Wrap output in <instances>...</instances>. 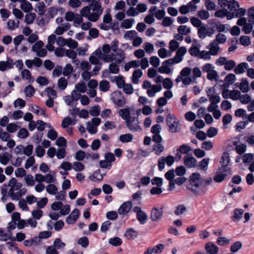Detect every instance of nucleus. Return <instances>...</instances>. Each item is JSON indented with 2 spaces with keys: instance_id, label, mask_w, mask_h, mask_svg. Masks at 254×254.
Returning <instances> with one entry per match:
<instances>
[{
  "instance_id": "obj_1",
  "label": "nucleus",
  "mask_w": 254,
  "mask_h": 254,
  "mask_svg": "<svg viewBox=\"0 0 254 254\" xmlns=\"http://www.w3.org/2000/svg\"><path fill=\"white\" fill-rule=\"evenodd\" d=\"M134 110L133 108H125L119 111V115L125 121L127 127L130 131H140L142 129L138 116H132L131 114Z\"/></svg>"
},
{
  "instance_id": "obj_2",
  "label": "nucleus",
  "mask_w": 254,
  "mask_h": 254,
  "mask_svg": "<svg viewBox=\"0 0 254 254\" xmlns=\"http://www.w3.org/2000/svg\"><path fill=\"white\" fill-rule=\"evenodd\" d=\"M103 11L100 2L92 0L88 6L82 8L80 13L82 16L92 22H96Z\"/></svg>"
},
{
  "instance_id": "obj_3",
  "label": "nucleus",
  "mask_w": 254,
  "mask_h": 254,
  "mask_svg": "<svg viewBox=\"0 0 254 254\" xmlns=\"http://www.w3.org/2000/svg\"><path fill=\"white\" fill-rule=\"evenodd\" d=\"M191 190L194 192L200 194L204 193L207 190V187L212 182L211 178L205 179L202 178L197 172L192 173L190 179Z\"/></svg>"
},
{
  "instance_id": "obj_4",
  "label": "nucleus",
  "mask_w": 254,
  "mask_h": 254,
  "mask_svg": "<svg viewBox=\"0 0 254 254\" xmlns=\"http://www.w3.org/2000/svg\"><path fill=\"white\" fill-rule=\"evenodd\" d=\"M166 122L171 132H178L181 130L179 120L172 114L169 113L166 117Z\"/></svg>"
},
{
  "instance_id": "obj_5",
  "label": "nucleus",
  "mask_w": 254,
  "mask_h": 254,
  "mask_svg": "<svg viewBox=\"0 0 254 254\" xmlns=\"http://www.w3.org/2000/svg\"><path fill=\"white\" fill-rule=\"evenodd\" d=\"M115 54L106 55V58L104 62L106 63H111L114 62L117 64H121L125 59L126 56L124 52L122 49H119Z\"/></svg>"
},
{
  "instance_id": "obj_6",
  "label": "nucleus",
  "mask_w": 254,
  "mask_h": 254,
  "mask_svg": "<svg viewBox=\"0 0 254 254\" xmlns=\"http://www.w3.org/2000/svg\"><path fill=\"white\" fill-rule=\"evenodd\" d=\"M142 87L147 90L146 93L150 97L155 96L156 93L161 91L162 89L160 84H152L148 80L143 82Z\"/></svg>"
},
{
  "instance_id": "obj_7",
  "label": "nucleus",
  "mask_w": 254,
  "mask_h": 254,
  "mask_svg": "<svg viewBox=\"0 0 254 254\" xmlns=\"http://www.w3.org/2000/svg\"><path fill=\"white\" fill-rule=\"evenodd\" d=\"M215 64L218 66H224V69L227 71L232 70L236 66V62L232 60H228L224 57H220L215 61Z\"/></svg>"
},
{
  "instance_id": "obj_8",
  "label": "nucleus",
  "mask_w": 254,
  "mask_h": 254,
  "mask_svg": "<svg viewBox=\"0 0 254 254\" xmlns=\"http://www.w3.org/2000/svg\"><path fill=\"white\" fill-rule=\"evenodd\" d=\"M110 98L112 102L119 107H124L127 103L126 99L120 91L112 92L110 95Z\"/></svg>"
},
{
  "instance_id": "obj_9",
  "label": "nucleus",
  "mask_w": 254,
  "mask_h": 254,
  "mask_svg": "<svg viewBox=\"0 0 254 254\" xmlns=\"http://www.w3.org/2000/svg\"><path fill=\"white\" fill-rule=\"evenodd\" d=\"M106 58V55L102 54L101 50L100 49L95 51L92 55L89 57V61L92 64L97 65L102 64L99 61L101 59L104 61V59Z\"/></svg>"
},
{
  "instance_id": "obj_10",
  "label": "nucleus",
  "mask_w": 254,
  "mask_h": 254,
  "mask_svg": "<svg viewBox=\"0 0 254 254\" xmlns=\"http://www.w3.org/2000/svg\"><path fill=\"white\" fill-rule=\"evenodd\" d=\"M87 90V86L83 82H79L75 84L74 90L71 92V95L75 101H77L80 98L81 93H84Z\"/></svg>"
},
{
  "instance_id": "obj_11",
  "label": "nucleus",
  "mask_w": 254,
  "mask_h": 254,
  "mask_svg": "<svg viewBox=\"0 0 254 254\" xmlns=\"http://www.w3.org/2000/svg\"><path fill=\"white\" fill-rule=\"evenodd\" d=\"M8 186L10 187L8 194L12 198L16 193L14 191L19 190L22 187V184L17 182L15 178H12L9 181Z\"/></svg>"
},
{
  "instance_id": "obj_12",
  "label": "nucleus",
  "mask_w": 254,
  "mask_h": 254,
  "mask_svg": "<svg viewBox=\"0 0 254 254\" xmlns=\"http://www.w3.org/2000/svg\"><path fill=\"white\" fill-rule=\"evenodd\" d=\"M164 206L161 205L160 207H154L151 211L150 219L153 222H158L161 220L163 214Z\"/></svg>"
},
{
  "instance_id": "obj_13",
  "label": "nucleus",
  "mask_w": 254,
  "mask_h": 254,
  "mask_svg": "<svg viewBox=\"0 0 254 254\" xmlns=\"http://www.w3.org/2000/svg\"><path fill=\"white\" fill-rule=\"evenodd\" d=\"M120 64L115 62H111L109 65V69H105L102 71V77L107 78L112 74H118L120 71Z\"/></svg>"
},
{
  "instance_id": "obj_14",
  "label": "nucleus",
  "mask_w": 254,
  "mask_h": 254,
  "mask_svg": "<svg viewBox=\"0 0 254 254\" xmlns=\"http://www.w3.org/2000/svg\"><path fill=\"white\" fill-rule=\"evenodd\" d=\"M101 120L99 118H94L87 123V130L90 133L94 134L97 131V127L100 124Z\"/></svg>"
},
{
  "instance_id": "obj_15",
  "label": "nucleus",
  "mask_w": 254,
  "mask_h": 254,
  "mask_svg": "<svg viewBox=\"0 0 254 254\" xmlns=\"http://www.w3.org/2000/svg\"><path fill=\"white\" fill-rule=\"evenodd\" d=\"M173 64H174L173 63V61L169 59L162 63L161 66L158 68V70L160 73H165L166 74H171L173 70L170 66Z\"/></svg>"
},
{
  "instance_id": "obj_16",
  "label": "nucleus",
  "mask_w": 254,
  "mask_h": 254,
  "mask_svg": "<svg viewBox=\"0 0 254 254\" xmlns=\"http://www.w3.org/2000/svg\"><path fill=\"white\" fill-rule=\"evenodd\" d=\"M187 52V49L185 47L182 46L179 48L177 50L175 56L173 58L170 59L172 60L173 63L178 64L182 62L184 59V56Z\"/></svg>"
},
{
  "instance_id": "obj_17",
  "label": "nucleus",
  "mask_w": 254,
  "mask_h": 254,
  "mask_svg": "<svg viewBox=\"0 0 254 254\" xmlns=\"http://www.w3.org/2000/svg\"><path fill=\"white\" fill-rule=\"evenodd\" d=\"M133 210L136 213V218L137 220L141 224H144L148 218L146 213L143 211L141 207L139 206H135L133 208Z\"/></svg>"
},
{
  "instance_id": "obj_18",
  "label": "nucleus",
  "mask_w": 254,
  "mask_h": 254,
  "mask_svg": "<svg viewBox=\"0 0 254 254\" xmlns=\"http://www.w3.org/2000/svg\"><path fill=\"white\" fill-rule=\"evenodd\" d=\"M18 229L21 230L24 229L25 227L30 226L32 228H35L37 227V222L33 218H29L28 219H24V220L21 221L19 224Z\"/></svg>"
},
{
  "instance_id": "obj_19",
  "label": "nucleus",
  "mask_w": 254,
  "mask_h": 254,
  "mask_svg": "<svg viewBox=\"0 0 254 254\" xmlns=\"http://www.w3.org/2000/svg\"><path fill=\"white\" fill-rule=\"evenodd\" d=\"M132 207V202L130 201H126L123 203L119 208L118 212L120 215H126L130 210Z\"/></svg>"
},
{
  "instance_id": "obj_20",
  "label": "nucleus",
  "mask_w": 254,
  "mask_h": 254,
  "mask_svg": "<svg viewBox=\"0 0 254 254\" xmlns=\"http://www.w3.org/2000/svg\"><path fill=\"white\" fill-rule=\"evenodd\" d=\"M164 248L163 244H158L153 247L148 248L145 251L144 254H158L163 252Z\"/></svg>"
},
{
  "instance_id": "obj_21",
  "label": "nucleus",
  "mask_w": 254,
  "mask_h": 254,
  "mask_svg": "<svg viewBox=\"0 0 254 254\" xmlns=\"http://www.w3.org/2000/svg\"><path fill=\"white\" fill-rule=\"evenodd\" d=\"M57 38L55 34H51L48 37L46 48L49 51L53 52L55 50L54 44L57 42Z\"/></svg>"
},
{
  "instance_id": "obj_22",
  "label": "nucleus",
  "mask_w": 254,
  "mask_h": 254,
  "mask_svg": "<svg viewBox=\"0 0 254 254\" xmlns=\"http://www.w3.org/2000/svg\"><path fill=\"white\" fill-rule=\"evenodd\" d=\"M220 163L222 164V167L220 171L222 173L226 171V167L227 166L230 162V156L229 153L224 152L221 157Z\"/></svg>"
},
{
  "instance_id": "obj_23",
  "label": "nucleus",
  "mask_w": 254,
  "mask_h": 254,
  "mask_svg": "<svg viewBox=\"0 0 254 254\" xmlns=\"http://www.w3.org/2000/svg\"><path fill=\"white\" fill-rule=\"evenodd\" d=\"M79 211L77 209L73 210L67 217L66 219V223L70 225L74 224L79 217Z\"/></svg>"
},
{
  "instance_id": "obj_24",
  "label": "nucleus",
  "mask_w": 254,
  "mask_h": 254,
  "mask_svg": "<svg viewBox=\"0 0 254 254\" xmlns=\"http://www.w3.org/2000/svg\"><path fill=\"white\" fill-rule=\"evenodd\" d=\"M191 150V147L189 145L186 144H183L180 146L179 148L177 150L176 156L179 159H180L182 158L181 154H188Z\"/></svg>"
},
{
  "instance_id": "obj_25",
  "label": "nucleus",
  "mask_w": 254,
  "mask_h": 254,
  "mask_svg": "<svg viewBox=\"0 0 254 254\" xmlns=\"http://www.w3.org/2000/svg\"><path fill=\"white\" fill-rule=\"evenodd\" d=\"M207 49L211 56L217 55L220 50V47L217 42L213 41L207 46Z\"/></svg>"
},
{
  "instance_id": "obj_26",
  "label": "nucleus",
  "mask_w": 254,
  "mask_h": 254,
  "mask_svg": "<svg viewBox=\"0 0 254 254\" xmlns=\"http://www.w3.org/2000/svg\"><path fill=\"white\" fill-rule=\"evenodd\" d=\"M70 28L69 23L66 22L63 23L61 25L58 26L55 30L54 33L56 35L60 36L63 35L65 31L68 30Z\"/></svg>"
},
{
  "instance_id": "obj_27",
  "label": "nucleus",
  "mask_w": 254,
  "mask_h": 254,
  "mask_svg": "<svg viewBox=\"0 0 254 254\" xmlns=\"http://www.w3.org/2000/svg\"><path fill=\"white\" fill-rule=\"evenodd\" d=\"M184 164L189 168H193L196 166L197 161L191 155H186L184 157Z\"/></svg>"
},
{
  "instance_id": "obj_28",
  "label": "nucleus",
  "mask_w": 254,
  "mask_h": 254,
  "mask_svg": "<svg viewBox=\"0 0 254 254\" xmlns=\"http://www.w3.org/2000/svg\"><path fill=\"white\" fill-rule=\"evenodd\" d=\"M213 91L211 88L206 91L207 96L211 103L218 104L220 101V97L219 95L213 94Z\"/></svg>"
},
{
  "instance_id": "obj_29",
  "label": "nucleus",
  "mask_w": 254,
  "mask_h": 254,
  "mask_svg": "<svg viewBox=\"0 0 254 254\" xmlns=\"http://www.w3.org/2000/svg\"><path fill=\"white\" fill-rule=\"evenodd\" d=\"M248 64L247 63H241L238 64L234 68V72L237 74H240L244 73L246 69H248Z\"/></svg>"
},
{
  "instance_id": "obj_30",
  "label": "nucleus",
  "mask_w": 254,
  "mask_h": 254,
  "mask_svg": "<svg viewBox=\"0 0 254 254\" xmlns=\"http://www.w3.org/2000/svg\"><path fill=\"white\" fill-rule=\"evenodd\" d=\"M205 249L210 254H218V248L217 246L212 243H208L205 245Z\"/></svg>"
},
{
  "instance_id": "obj_31",
  "label": "nucleus",
  "mask_w": 254,
  "mask_h": 254,
  "mask_svg": "<svg viewBox=\"0 0 254 254\" xmlns=\"http://www.w3.org/2000/svg\"><path fill=\"white\" fill-rule=\"evenodd\" d=\"M11 155L8 152H3L0 154V163L4 166L7 165L10 161Z\"/></svg>"
},
{
  "instance_id": "obj_32",
  "label": "nucleus",
  "mask_w": 254,
  "mask_h": 254,
  "mask_svg": "<svg viewBox=\"0 0 254 254\" xmlns=\"http://www.w3.org/2000/svg\"><path fill=\"white\" fill-rule=\"evenodd\" d=\"M135 21L134 19L132 18H128L124 19L120 24V27L125 29H130L131 28L133 24L134 23Z\"/></svg>"
},
{
  "instance_id": "obj_33",
  "label": "nucleus",
  "mask_w": 254,
  "mask_h": 254,
  "mask_svg": "<svg viewBox=\"0 0 254 254\" xmlns=\"http://www.w3.org/2000/svg\"><path fill=\"white\" fill-rule=\"evenodd\" d=\"M243 162L246 164H250L254 161V154L245 153L242 155Z\"/></svg>"
},
{
  "instance_id": "obj_34",
  "label": "nucleus",
  "mask_w": 254,
  "mask_h": 254,
  "mask_svg": "<svg viewBox=\"0 0 254 254\" xmlns=\"http://www.w3.org/2000/svg\"><path fill=\"white\" fill-rule=\"evenodd\" d=\"M137 232L132 228H129L126 231L124 234L127 240H133L137 237Z\"/></svg>"
},
{
  "instance_id": "obj_35",
  "label": "nucleus",
  "mask_w": 254,
  "mask_h": 254,
  "mask_svg": "<svg viewBox=\"0 0 254 254\" xmlns=\"http://www.w3.org/2000/svg\"><path fill=\"white\" fill-rule=\"evenodd\" d=\"M239 88L243 93H247L250 90V86L248 81L244 78L242 79L240 83Z\"/></svg>"
},
{
  "instance_id": "obj_36",
  "label": "nucleus",
  "mask_w": 254,
  "mask_h": 254,
  "mask_svg": "<svg viewBox=\"0 0 254 254\" xmlns=\"http://www.w3.org/2000/svg\"><path fill=\"white\" fill-rule=\"evenodd\" d=\"M21 76L24 80H28L30 83L34 81V78L31 76L30 71L28 69H25L21 71Z\"/></svg>"
},
{
  "instance_id": "obj_37",
  "label": "nucleus",
  "mask_w": 254,
  "mask_h": 254,
  "mask_svg": "<svg viewBox=\"0 0 254 254\" xmlns=\"http://www.w3.org/2000/svg\"><path fill=\"white\" fill-rule=\"evenodd\" d=\"M11 232H6L2 228H0V241H6L11 239Z\"/></svg>"
},
{
  "instance_id": "obj_38",
  "label": "nucleus",
  "mask_w": 254,
  "mask_h": 254,
  "mask_svg": "<svg viewBox=\"0 0 254 254\" xmlns=\"http://www.w3.org/2000/svg\"><path fill=\"white\" fill-rule=\"evenodd\" d=\"M143 73L140 69L135 70L132 74V80L134 84H137L139 78L142 76Z\"/></svg>"
},
{
  "instance_id": "obj_39",
  "label": "nucleus",
  "mask_w": 254,
  "mask_h": 254,
  "mask_svg": "<svg viewBox=\"0 0 254 254\" xmlns=\"http://www.w3.org/2000/svg\"><path fill=\"white\" fill-rule=\"evenodd\" d=\"M111 81L116 82L118 87L119 88H122V87L125 84V81L122 76H114L111 78Z\"/></svg>"
},
{
  "instance_id": "obj_40",
  "label": "nucleus",
  "mask_w": 254,
  "mask_h": 254,
  "mask_svg": "<svg viewBox=\"0 0 254 254\" xmlns=\"http://www.w3.org/2000/svg\"><path fill=\"white\" fill-rule=\"evenodd\" d=\"M139 61L133 60L126 63L124 68L126 71H128L131 68H137L139 66Z\"/></svg>"
},
{
  "instance_id": "obj_41",
  "label": "nucleus",
  "mask_w": 254,
  "mask_h": 254,
  "mask_svg": "<svg viewBox=\"0 0 254 254\" xmlns=\"http://www.w3.org/2000/svg\"><path fill=\"white\" fill-rule=\"evenodd\" d=\"M158 55L161 59H165L171 56V52L165 48L160 49L158 51Z\"/></svg>"
},
{
  "instance_id": "obj_42",
  "label": "nucleus",
  "mask_w": 254,
  "mask_h": 254,
  "mask_svg": "<svg viewBox=\"0 0 254 254\" xmlns=\"http://www.w3.org/2000/svg\"><path fill=\"white\" fill-rule=\"evenodd\" d=\"M110 83L108 81L106 80H101L99 82V89L103 92H107L110 89Z\"/></svg>"
},
{
  "instance_id": "obj_43",
  "label": "nucleus",
  "mask_w": 254,
  "mask_h": 254,
  "mask_svg": "<svg viewBox=\"0 0 254 254\" xmlns=\"http://www.w3.org/2000/svg\"><path fill=\"white\" fill-rule=\"evenodd\" d=\"M19 191L15 193L14 194V196H13L12 198V200H18L20 199V198L24 195H25L27 192V189L23 188H20L19 190Z\"/></svg>"
},
{
  "instance_id": "obj_44",
  "label": "nucleus",
  "mask_w": 254,
  "mask_h": 254,
  "mask_svg": "<svg viewBox=\"0 0 254 254\" xmlns=\"http://www.w3.org/2000/svg\"><path fill=\"white\" fill-rule=\"evenodd\" d=\"M197 16L202 20H207L210 17V14L208 10L201 9L197 11Z\"/></svg>"
},
{
  "instance_id": "obj_45",
  "label": "nucleus",
  "mask_w": 254,
  "mask_h": 254,
  "mask_svg": "<svg viewBox=\"0 0 254 254\" xmlns=\"http://www.w3.org/2000/svg\"><path fill=\"white\" fill-rule=\"evenodd\" d=\"M227 40V37L225 35L222 33H218L216 36L214 40H213V42H217L218 44H222L226 42Z\"/></svg>"
},
{
  "instance_id": "obj_46",
  "label": "nucleus",
  "mask_w": 254,
  "mask_h": 254,
  "mask_svg": "<svg viewBox=\"0 0 254 254\" xmlns=\"http://www.w3.org/2000/svg\"><path fill=\"white\" fill-rule=\"evenodd\" d=\"M46 191L50 194L54 195L57 192L58 189L57 186L53 184H50L46 187Z\"/></svg>"
},
{
  "instance_id": "obj_47",
  "label": "nucleus",
  "mask_w": 254,
  "mask_h": 254,
  "mask_svg": "<svg viewBox=\"0 0 254 254\" xmlns=\"http://www.w3.org/2000/svg\"><path fill=\"white\" fill-rule=\"evenodd\" d=\"M227 7L230 11L233 12L240 7V5L237 1L231 0L229 1Z\"/></svg>"
},
{
  "instance_id": "obj_48",
  "label": "nucleus",
  "mask_w": 254,
  "mask_h": 254,
  "mask_svg": "<svg viewBox=\"0 0 254 254\" xmlns=\"http://www.w3.org/2000/svg\"><path fill=\"white\" fill-rule=\"evenodd\" d=\"M24 181L27 186L32 187L35 185V180L34 177L31 174L26 175L24 177Z\"/></svg>"
},
{
  "instance_id": "obj_49",
  "label": "nucleus",
  "mask_w": 254,
  "mask_h": 254,
  "mask_svg": "<svg viewBox=\"0 0 254 254\" xmlns=\"http://www.w3.org/2000/svg\"><path fill=\"white\" fill-rule=\"evenodd\" d=\"M20 7L25 12H28L33 9L32 4L29 1L21 3Z\"/></svg>"
},
{
  "instance_id": "obj_50",
  "label": "nucleus",
  "mask_w": 254,
  "mask_h": 254,
  "mask_svg": "<svg viewBox=\"0 0 254 254\" xmlns=\"http://www.w3.org/2000/svg\"><path fill=\"white\" fill-rule=\"evenodd\" d=\"M133 136L131 134L127 133L121 135L119 136V140L123 143H127L131 141Z\"/></svg>"
},
{
  "instance_id": "obj_51",
  "label": "nucleus",
  "mask_w": 254,
  "mask_h": 254,
  "mask_svg": "<svg viewBox=\"0 0 254 254\" xmlns=\"http://www.w3.org/2000/svg\"><path fill=\"white\" fill-rule=\"evenodd\" d=\"M178 32L181 35H187L190 32V29L186 25H181L178 28Z\"/></svg>"
},
{
  "instance_id": "obj_52",
  "label": "nucleus",
  "mask_w": 254,
  "mask_h": 254,
  "mask_svg": "<svg viewBox=\"0 0 254 254\" xmlns=\"http://www.w3.org/2000/svg\"><path fill=\"white\" fill-rule=\"evenodd\" d=\"M53 246L56 249L61 250L64 248V247H65V244L62 242V241L60 239L57 238L54 241Z\"/></svg>"
},
{
  "instance_id": "obj_53",
  "label": "nucleus",
  "mask_w": 254,
  "mask_h": 254,
  "mask_svg": "<svg viewBox=\"0 0 254 254\" xmlns=\"http://www.w3.org/2000/svg\"><path fill=\"white\" fill-rule=\"evenodd\" d=\"M126 13L128 17H135L138 15V11H137L136 7L129 6L127 10Z\"/></svg>"
},
{
  "instance_id": "obj_54",
  "label": "nucleus",
  "mask_w": 254,
  "mask_h": 254,
  "mask_svg": "<svg viewBox=\"0 0 254 254\" xmlns=\"http://www.w3.org/2000/svg\"><path fill=\"white\" fill-rule=\"evenodd\" d=\"M162 85L165 89H170L173 86V83L171 78L167 77L163 79Z\"/></svg>"
},
{
  "instance_id": "obj_55",
  "label": "nucleus",
  "mask_w": 254,
  "mask_h": 254,
  "mask_svg": "<svg viewBox=\"0 0 254 254\" xmlns=\"http://www.w3.org/2000/svg\"><path fill=\"white\" fill-rule=\"evenodd\" d=\"M244 213V210L242 209H236L235 210L234 215L232 217V219L234 221H238L242 217V215Z\"/></svg>"
},
{
  "instance_id": "obj_56",
  "label": "nucleus",
  "mask_w": 254,
  "mask_h": 254,
  "mask_svg": "<svg viewBox=\"0 0 254 254\" xmlns=\"http://www.w3.org/2000/svg\"><path fill=\"white\" fill-rule=\"evenodd\" d=\"M169 49L170 52H173L179 49L180 44L179 43L175 40H172L169 42Z\"/></svg>"
},
{
  "instance_id": "obj_57",
  "label": "nucleus",
  "mask_w": 254,
  "mask_h": 254,
  "mask_svg": "<svg viewBox=\"0 0 254 254\" xmlns=\"http://www.w3.org/2000/svg\"><path fill=\"white\" fill-rule=\"evenodd\" d=\"M216 30L219 32V33H221V32H225L227 31V25L222 24L221 23L218 22L215 24Z\"/></svg>"
},
{
  "instance_id": "obj_58",
  "label": "nucleus",
  "mask_w": 254,
  "mask_h": 254,
  "mask_svg": "<svg viewBox=\"0 0 254 254\" xmlns=\"http://www.w3.org/2000/svg\"><path fill=\"white\" fill-rule=\"evenodd\" d=\"M67 85V81L64 77H61L58 82V86L61 90H64Z\"/></svg>"
},
{
  "instance_id": "obj_59",
  "label": "nucleus",
  "mask_w": 254,
  "mask_h": 254,
  "mask_svg": "<svg viewBox=\"0 0 254 254\" xmlns=\"http://www.w3.org/2000/svg\"><path fill=\"white\" fill-rule=\"evenodd\" d=\"M236 152L239 155H243L247 151V146L244 143L237 145L235 147Z\"/></svg>"
},
{
  "instance_id": "obj_60",
  "label": "nucleus",
  "mask_w": 254,
  "mask_h": 254,
  "mask_svg": "<svg viewBox=\"0 0 254 254\" xmlns=\"http://www.w3.org/2000/svg\"><path fill=\"white\" fill-rule=\"evenodd\" d=\"M122 88L123 89V91L128 95L131 94L134 91V89L131 84L125 83Z\"/></svg>"
},
{
  "instance_id": "obj_61",
  "label": "nucleus",
  "mask_w": 254,
  "mask_h": 254,
  "mask_svg": "<svg viewBox=\"0 0 254 254\" xmlns=\"http://www.w3.org/2000/svg\"><path fill=\"white\" fill-rule=\"evenodd\" d=\"M59 168L63 169L64 171H68L72 168V165L68 161H64L61 163Z\"/></svg>"
},
{
  "instance_id": "obj_62",
  "label": "nucleus",
  "mask_w": 254,
  "mask_h": 254,
  "mask_svg": "<svg viewBox=\"0 0 254 254\" xmlns=\"http://www.w3.org/2000/svg\"><path fill=\"white\" fill-rule=\"evenodd\" d=\"M36 14L34 13H29L25 15V21L28 24H30L33 23L35 18Z\"/></svg>"
},
{
  "instance_id": "obj_63",
  "label": "nucleus",
  "mask_w": 254,
  "mask_h": 254,
  "mask_svg": "<svg viewBox=\"0 0 254 254\" xmlns=\"http://www.w3.org/2000/svg\"><path fill=\"white\" fill-rule=\"evenodd\" d=\"M143 48L144 49V51L149 55L152 54L154 50L153 45L148 42H146L144 44Z\"/></svg>"
},
{
  "instance_id": "obj_64",
  "label": "nucleus",
  "mask_w": 254,
  "mask_h": 254,
  "mask_svg": "<svg viewBox=\"0 0 254 254\" xmlns=\"http://www.w3.org/2000/svg\"><path fill=\"white\" fill-rule=\"evenodd\" d=\"M103 178V175L99 170L95 171L90 177V179L93 181H101Z\"/></svg>"
}]
</instances>
